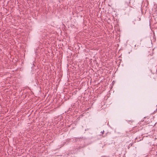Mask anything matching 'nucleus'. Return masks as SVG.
Returning a JSON list of instances; mask_svg holds the SVG:
<instances>
[{"label":"nucleus","instance_id":"f257e3e1","mask_svg":"<svg viewBox=\"0 0 157 157\" xmlns=\"http://www.w3.org/2000/svg\"><path fill=\"white\" fill-rule=\"evenodd\" d=\"M130 4V2L129 1H128L127 2H125L124 3V7L126 8L127 6H128L129 5V4Z\"/></svg>","mask_w":157,"mask_h":157},{"label":"nucleus","instance_id":"f03ea898","mask_svg":"<svg viewBox=\"0 0 157 157\" xmlns=\"http://www.w3.org/2000/svg\"><path fill=\"white\" fill-rule=\"evenodd\" d=\"M133 144H130L128 146V147H130L134 146H133Z\"/></svg>","mask_w":157,"mask_h":157},{"label":"nucleus","instance_id":"7ed1b4c3","mask_svg":"<svg viewBox=\"0 0 157 157\" xmlns=\"http://www.w3.org/2000/svg\"><path fill=\"white\" fill-rule=\"evenodd\" d=\"M153 53H152L151 54H150L149 55H150L151 56H152L153 55Z\"/></svg>","mask_w":157,"mask_h":157},{"label":"nucleus","instance_id":"20e7f679","mask_svg":"<svg viewBox=\"0 0 157 157\" xmlns=\"http://www.w3.org/2000/svg\"><path fill=\"white\" fill-rule=\"evenodd\" d=\"M154 59V57H152L151 58H150V59Z\"/></svg>","mask_w":157,"mask_h":157},{"label":"nucleus","instance_id":"39448f33","mask_svg":"<svg viewBox=\"0 0 157 157\" xmlns=\"http://www.w3.org/2000/svg\"><path fill=\"white\" fill-rule=\"evenodd\" d=\"M104 131L103 130V132H102V131H101V132L102 133V134H103V133H104Z\"/></svg>","mask_w":157,"mask_h":157},{"label":"nucleus","instance_id":"423d86ee","mask_svg":"<svg viewBox=\"0 0 157 157\" xmlns=\"http://www.w3.org/2000/svg\"><path fill=\"white\" fill-rule=\"evenodd\" d=\"M2 148H0V150H2Z\"/></svg>","mask_w":157,"mask_h":157},{"label":"nucleus","instance_id":"0eeeda50","mask_svg":"<svg viewBox=\"0 0 157 157\" xmlns=\"http://www.w3.org/2000/svg\"><path fill=\"white\" fill-rule=\"evenodd\" d=\"M150 51H151V52H152L153 51V50H151V49H150Z\"/></svg>","mask_w":157,"mask_h":157}]
</instances>
